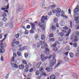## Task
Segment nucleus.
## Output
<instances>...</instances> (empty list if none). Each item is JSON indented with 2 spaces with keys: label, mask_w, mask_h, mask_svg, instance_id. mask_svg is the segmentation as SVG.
Masks as SVG:
<instances>
[{
  "label": "nucleus",
  "mask_w": 79,
  "mask_h": 79,
  "mask_svg": "<svg viewBox=\"0 0 79 79\" xmlns=\"http://www.w3.org/2000/svg\"><path fill=\"white\" fill-rule=\"evenodd\" d=\"M53 50L54 52H56V51H58V48H55L53 49Z\"/></svg>",
  "instance_id": "obj_25"
},
{
  "label": "nucleus",
  "mask_w": 79,
  "mask_h": 79,
  "mask_svg": "<svg viewBox=\"0 0 79 79\" xmlns=\"http://www.w3.org/2000/svg\"><path fill=\"white\" fill-rule=\"evenodd\" d=\"M19 34L18 33L17 34H16L15 35V37H16V39H18V37H19Z\"/></svg>",
  "instance_id": "obj_46"
},
{
  "label": "nucleus",
  "mask_w": 79,
  "mask_h": 79,
  "mask_svg": "<svg viewBox=\"0 0 79 79\" xmlns=\"http://www.w3.org/2000/svg\"><path fill=\"white\" fill-rule=\"evenodd\" d=\"M28 54L27 53H25V58H27L28 57Z\"/></svg>",
  "instance_id": "obj_48"
},
{
  "label": "nucleus",
  "mask_w": 79,
  "mask_h": 79,
  "mask_svg": "<svg viewBox=\"0 0 79 79\" xmlns=\"http://www.w3.org/2000/svg\"><path fill=\"white\" fill-rule=\"evenodd\" d=\"M75 56L76 57H79V53H77L75 54Z\"/></svg>",
  "instance_id": "obj_40"
},
{
  "label": "nucleus",
  "mask_w": 79,
  "mask_h": 79,
  "mask_svg": "<svg viewBox=\"0 0 79 79\" xmlns=\"http://www.w3.org/2000/svg\"><path fill=\"white\" fill-rule=\"evenodd\" d=\"M10 27L11 28H13V23H10Z\"/></svg>",
  "instance_id": "obj_30"
},
{
  "label": "nucleus",
  "mask_w": 79,
  "mask_h": 79,
  "mask_svg": "<svg viewBox=\"0 0 79 79\" xmlns=\"http://www.w3.org/2000/svg\"><path fill=\"white\" fill-rule=\"evenodd\" d=\"M76 29H79V25H76Z\"/></svg>",
  "instance_id": "obj_34"
},
{
  "label": "nucleus",
  "mask_w": 79,
  "mask_h": 79,
  "mask_svg": "<svg viewBox=\"0 0 79 79\" xmlns=\"http://www.w3.org/2000/svg\"><path fill=\"white\" fill-rule=\"evenodd\" d=\"M41 73H43V71H44V68L43 67H41L39 69Z\"/></svg>",
  "instance_id": "obj_17"
},
{
  "label": "nucleus",
  "mask_w": 79,
  "mask_h": 79,
  "mask_svg": "<svg viewBox=\"0 0 79 79\" xmlns=\"http://www.w3.org/2000/svg\"><path fill=\"white\" fill-rule=\"evenodd\" d=\"M75 34L76 35H77L78 36L79 35V32L78 31H76L75 32Z\"/></svg>",
  "instance_id": "obj_37"
},
{
  "label": "nucleus",
  "mask_w": 79,
  "mask_h": 79,
  "mask_svg": "<svg viewBox=\"0 0 79 79\" xmlns=\"http://www.w3.org/2000/svg\"><path fill=\"white\" fill-rule=\"evenodd\" d=\"M73 77H75L76 78H77V75L76 73H75L74 74H73Z\"/></svg>",
  "instance_id": "obj_23"
},
{
  "label": "nucleus",
  "mask_w": 79,
  "mask_h": 79,
  "mask_svg": "<svg viewBox=\"0 0 79 79\" xmlns=\"http://www.w3.org/2000/svg\"><path fill=\"white\" fill-rule=\"evenodd\" d=\"M54 23H57L58 22V19L57 18H55L54 19Z\"/></svg>",
  "instance_id": "obj_29"
},
{
  "label": "nucleus",
  "mask_w": 79,
  "mask_h": 79,
  "mask_svg": "<svg viewBox=\"0 0 79 79\" xmlns=\"http://www.w3.org/2000/svg\"><path fill=\"white\" fill-rule=\"evenodd\" d=\"M2 21H4V22H6V21H7V19L5 17H4L2 19Z\"/></svg>",
  "instance_id": "obj_16"
},
{
  "label": "nucleus",
  "mask_w": 79,
  "mask_h": 79,
  "mask_svg": "<svg viewBox=\"0 0 79 79\" xmlns=\"http://www.w3.org/2000/svg\"><path fill=\"white\" fill-rule=\"evenodd\" d=\"M3 17H6L7 16V15L6 14V13H4L2 15Z\"/></svg>",
  "instance_id": "obj_31"
},
{
  "label": "nucleus",
  "mask_w": 79,
  "mask_h": 79,
  "mask_svg": "<svg viewBox=\"0 0 79 79\" xmlns=\"http://www.w3.org/2000/svg\"><path fill=\"white\" fill-rule=\"evenodd\" d=\"M63 29H65V30H68L69 29L68 27L67 26H65L63 28Z\"/></svg>",
  "instance_id": "obj_26"
},
{
  "label": "nucleus",
  "mask_w": 79,
  "mask_h": 79,
  "mask_svg": "<svg viewBox=\"0 0 79 79\" xmlns=\"http://www.w3.org/2000/svg\"><path fill=\"white\" fill-rule=\"evenodd\" d=\"M47 16H42L41 17V23H45V20H47Z\"/></svg>",
  "instance_id": "obj_5"
},
{
  "label": "nucleus",
  "mask_w": 79,
  "mask_h": 79,
  "mask_svg": "<svg viewBox=\"0 0 79 79\" xmlns=\"http://www.w3.org/2000/svg\"><path fill=\"white\" fill-rule=\"evenodd\" d=\"M3 25V22L2 21L0 22V27H2Z\"/></svg>",
  "instance_id": "obj_41"
},
{
  "label": "nucleus",
  "mask_w": 79,
  "mask_h": 79,
  "mask_svg": "<svg viewBox=\"0 0 79 79\" xmlns=\"http://www.w3.org/2000/svg\"><path fill=\"white\" fill-rule=\"evenodd\" d=\"M42 25V23H41V22H39V26L40 27Z\"/></svg>",
  "instance_id": "obj_60"
},
{
  "label": "nucleus",
  "mask_w": 79,
  "mask_h": 79,
  "mask_svg": "<svg viewBox=\"0 0 79 79\" xmlns=\"http://www.w3.org/2000/svg\"><path fill=\"white\" fill-rule=\"evenodd\" d=\"M40 44L41 45H42L43 44V41H40Z\"/></svg>",
  "instance_id": "obj_53"
},
{
  "label": "nucleus",
  "mask_w": 79,
  "mask_h": 79,
  "mask_svg": "<svg viewBox=\"0 0 79 79\" xmlns=\"http://www.w3.org/2000/svg\"><path fill=\"white\" fill-rule=\"evenodd\" d=\"M6 10H8L9 9V4H8L7 6L6 7V8H5Z\"/></svg>",
  "instance_id": "obj_44"
},
{
  "label": "nucleus",
  "mask_w": 79,
  "mask_h": 79,
  "mask_svg": "<svg viewBox=\"0 0 79 79\" xmlns=\"http://www.w3.org/2000/svg\"><path fill=\"white\" fill-rule=\"evenodd\" d=\"M55 56H56L55 54L53 53L52 56L53 59L51 61H52V62L54 64L56 63V59H55Z\"/></svg>",
  "instance_id": "obj_6"
},
{
  "label": "nucleus",
  "mask_w": 79,
  "mask_h": 79,
  "mask_svg": "<svg viewBox=\"0 0 79 79\" xmlns=\"http://www.w3.org/2000/svg\"><path fill=\"white\" fill-rule=\"evenodd\" d=\"M43 29H45V26L44 24L42 25L40 27Z\"/></svg>",
  "instance_id": "obj_35"
},
{
  "label": "nucleus",
  "mask_w": 79,
  "mask_h": 79,
  "mask_svg": "<svg viewBox=\"0 0 79 79\" xmlns=\"http://www.w3.org/2000/svg\"><path fill=\"white\" fill-rule=\"evenodd\" d=\"M69 56L70 58H74V54L72 52H70L69 54Z\"/></svg>",
  "instance_id": "obj_13"
},
{
  "label": "nucleus",
  "mask_w": 79,
  "mask_h": 79,
  "mask_svg": "<svg viewBox=\"0 0 79 79\" xmlns=\"http://www.w3.org/2000/svg\"><path fill=\"white\" fill-rule=\"evenodd\" d=\"M51 29H52V30H55L56 29V27L55 26H52L51 27Z\"/></svg>",
  "instance_id": "obj_27"
},
{
  "label": "nucleus",
  "mask_w": 79,
  "mask_h": 79,
  "mask_svg": "<svg viewBox=\"0 0 79 79\" xmlns=\"http://www.w3.org/2000/svg\"><path fill=\"white\" fill-rule=\"evenodd\" d=\"M41 64L39 63L37 64L36 67L37 68H40V65Z\"/></svg>",
  "instance_id": "obj_28"
},
{
  "label": "nucleus",
  "mask_w": 79,
  "mask_h": 79,
  "mask_svg": "<svg viewBox=\"0 0 79 79\" xmlns=\"http://www.w3.org/2000/svg\"><path fill=\"white\" fill-rule=\"evenodd\" d=\"M71 40H74V42H77L78 41L77 36L75 35H72L71 36Z\"/></svg>",
  "instance_id": "obj_4"
},
{
  "label": "nucleus",
  "mask_w": 79,
  "mask_h": 79,
  "mask_svg": "<svg viewBox=\"0 0 79 79\" xmlns=\"http://www.w3.org/2000/svg\"><path fill=\"white\" fill-rule=\"evenodd\" d=\"M39 70H37L35 71V74L36 76H39Z\"/></svg>",
  "instance_id": "obj_19"
},
{
  "label": "nucleus",
  "mask_w": 79,
  "mask_h": 79,
  "mask_svg": "<svg viewBox=\"0 0 79 79\" xmlns=\"http://www.w3.org/2000/svg\"><path fill=\"white\" fill-rule=\"evenodd\" d=\"M69 33H67L66 34H65V35L66 36V37H68L69 36Z\"/></svg>",
  "instance_id": "obj_55"
},
{
  "label": "nucleus",
  "mask_w": 79,
  "mask_h": 79,
  "mask_svg": "<svg viewBox=\"0 0 79 79\" xmlns=\"http://www.w3.org/2000/svg\"><path fill=\"white\" fill-rule=\"evenodd\" d=\"M16 40L15 39H14L13 40V43L15 44H16Z\"/></svg>",
  "instance_id": "obj_39"
},
{
  "label": "nucleus",
  "mask_w": 79,
  "mask_h": 79,
  "mask_svg": "<svg viewBox=\"0 0 79 79\" xmlns=\"http://www.w3.org/2000/svg\"><path fill=\"white\" fill-rule=\"evenodd\" d=\"M33 5H35V3H36V1H33Z\"/></svg>",
  "instance_id": "obj_62"
},
{
  "label": "nucleus",
  "mask_w": 79,
  "mask_h": 79,
  "mask_svg": "<svg viewBox=\"0 0 79 79\" xmlns=\"http://www.w3.org/2000/svg\"><path fill=\"white\" fill-rule=\"evenodd\" d=\"M41 60L42 61H45L46 60V59H48V57H45L43 55H41Z\"/></svg>",
  "instance_id": "obj_8"
},
{
  "label": "nucleus",
  "mask_w": 79,
  "mask_h": 79,
  "mask_svg": "<svg viewBox=\"0 0 79 79\" xmlns=\"http://www.w3.org/2000/svg\"><path fill=\"white\" fill-rule=\"evenodd\" d=\"M52 46L53 47H56V43H54L53 45H52Z\"/></svg>",
  "instance_id": "obj_50"
},
{
  "label": "nucleus",
  "mask_w": 79,
  "mask_h": 79,
  "mask_svg": "<svg viewBox=\"0 0 79 79\" xmlns=\"http://www.w3.org/2000/svg\"><path fill=\"white\" fill-rule=\"evenodd\" d=\"M44 45L45 47H46V48H48V45H47V44L46 43H44Z\"/></svg>",
  "instance_id": "obj_36"
},
{
  "label": "nucleus",
  "mask_w": 79,
  "mask_h": 79,
  "mask_svg": "<svg viewBox=\"0 0 79 79\" xmlns=\"http://www.w3.org/2000/svg\"><path fill=\"white\" fill-rule=\"evenodd\" d=\"M22 62L23 63V64H27V62L25 60H23Z\"/></svg>",
  "instance_id": "obj_20"
},
{
  "label": "nucleus",
  "mask_w": 79,
  "mask_h": 79,
  "mask_svg": "<svg viewBox=\"0 0 79 79\" xmlns=\"http://www.w3.org/2000/svg\"><path fill=\"white\" fill-rule=\"evenodd\" d=\"M6 44H2V47H6Z\"/></svg>",
  "instance_id": "obj_61"
},
{
  "label": "nucleus",
  "mask_w": 79,
  "mask_h": 79,
  "mask_svg": "<svg viewBox=\"0 0 79 79\" xmlns=\"http://www.w3.org/2000/svg\"><path fill=\"white\" fill-rule=\"evenodd\" d=\"M30 24L31 26V29L30 31V32L32 34L34 32V31L36 29V28L35 27V24L31 23Z\"/></svg>",
  "instance_id": "obj_1"
},
{
  "label": "nucleus",
  "mask_w": 79,
  "mask_h": 79,
  "mask_svg": "<svg viewBox=\"0 0 79 79\" xmlns=\"http://www.w3.org/2000/svg\"><path fill=\"white\" fill-rule=\"evenodd\" d=\"M50 79H56V76L55 75H52L50 76Z\"/></svg>",
  "instance_id": "obj_12"
},
{
  "label": "nucleus",
  "mask_w": 79,
  "mask_h": 79,
  "mask_svg": "<svg viewBox=\"0 0 79 79\" xmlns=\"http://www.w3.org/2000/svg\"><path fill=\"white\" fill-rule=\"evenodd\" d=\"M55 42L56 44H60V42L59 41H56Z\"/></svg>",
  "instance_id": "obj_52"
},
{
  "label": "nucleus",
  "mask_w": 79,
  "mask_h": 79,
  "mask_svg": "<svg viewBox=\"0 0 79 79\" xmlns=\"http://www.w3.org/2000/svg\"><path fill=\"white\" fill-rule=\"evenodd\" d=\"M66 52L64 54L65 55H66V56H68V52Z\"/></svg>",
  "instance_id": "obj_63"
},
{
  "label": "nucleus",
  "mask_w": 79,
  "mask_h": 79,
  "mask_svg": "<svg viewBox=\"0 0 79 79\" xmlns=\"http://www.w3.org/2000/svg\"><path fill=\"white\" fill-rule=\"evenodd\" d=\"M17 54L19 56H21V53H20L18 51L17 52Z\"/></svg>",
  "instance_id": "obj_45"
},
{
  "label": "nucleus",
  "mask_w": 79,
  "mask_h": 79,
  "mask_svg": "<svg viewBox=\"0 0 79 79\" xmlns=\"http://www.w3.org/2000/svg\"><path fill=\"white\" fill-rule=\"evenodd\" d=\"M22 10H23V6L21 5H19V6L18 10H17V13L21 12Z\"/></svg>",
  "instance_id": "obj_9"
},
{
  "label": "nucleus",
  "mask_w": 79,
  "mask_h": 79,
  "mask_svg": "<svg viewBox=\"0 0 79 79\" xmlns=\"http://www.w3.org/2000/svg\"><path fill=\"white\" fill-rule=\"evenodd\" d=\"M54 64L53 62H50L49 63V66L50 67H53L54 66Z\"/></svg>",
  "instance_id": "obj_14"
},
{
  "label": "nucleus",
  "mask_w": 79,
  "mask_h": 79,
  "mask_svg": "<svg viewBox=\"0 0 79 79\" xmlns=\"http://www.w3.org/2000/svg\"><path fill=\"white\" fill-rule=\"evenodd\" d=\"M15 64L13 63H12L11 64V65L12 67V68H15Z\"/></svg>",
  "instance_id": "obj_47"
},
{
  "label": "nucleus",
  "mask_w": 79,
  "mask_h": 79,
  "mask_svg": "<svg viewBox=\"0 0 79 79\" xmlns=\"http://www.w3.org/2000/svg\"><path fill=\"white\" fill-rule=\"evenodd\" d=\"M49 37L50 38L53 37V34L52 33H51L49 35Z\"/></svg>",
  "instance_id": "obj_32"
},
{
  "label": "nucleus",
  "mask_w": 79,
  "mask_h": 79,
  "mask_svg": "<svg viewBox=\"0 0 79 79\" xmlns=\"http://www.w3.org/2000/svg\"><path fill=\"white\" fill-rule=\"evenodd\" d=\"M62 32H63L64 33H66V32H67V31H66V30H62Z\"/></svg>",
  "instance_id": "obj_51"
},
{
  "label": "nucleus",
  "mask_w": 79,
  "mask_h": 79,
  "mask_svg": "<svg viewBox=\"0 0 79 79\" xmlns=\"http://www.w3.org/2000/svg\"><path fill=\"white\" fill-rule=\"evenodd\" d=\"M38 38H39V36L37 35H36L35 36V40H37V39H38Z\"/></svg>",
  "instance_id": "obj_33"
},
{
  "label": "nucleus",
  "mask_w": 79,
  "mask_h": 79,
  "mask_svg": "<svg viewBox=\"0 0 79 79\" xmlns=\"http://www.w3.org/2000/svg\"><path fill=\"white\" fill-rule=\"evenodd\" d=\"M14 68H18V65L16 64H15L14 65Z\"/></svg>",
  "instance_id": "obj_54"
},
{
  "label": "nucleus",
  "mask_w": 79,
  "mask_h": 79,
  "mask_svg": "<svg viewBox=\"0 0 79 79\" xmlns=\"http://www.w3.org/2000/svg\"><path fill=\"white\" fill-rule=\"evenodd\" d=\"M50 40L53 42V41H55V39L54 38H51L50 39Z\"/></svg>",
  "instance_id": "obj_43"
},
{
  "label": "nucleus",
  "mask_w": 79,
  "mask_h": 79,
  "mask_svg": "<svg viewBox=\"0 0 79 79\" xmlns=\"http://www.w3.org/2000/svg\"><path fill=\"white\" fill-rule=\"evenodd\" d=\"M64 59L66 61H68V58L67 57L65 56L64 58Z\"/></svg>",
  "instance_id": "obj_42"
},
{
  "label": "nucleus",
  "mask_w": 79,
  "mask_h": 79,
  "mask_svg": "<svg viewBox=\"0 0 79 79\" xmlns=\"http://www.w3.org/2000/svg\"><path fill=\"white\" fill-rule=\"evenodd\" d=\"M19 47H20V48L18 50L20 52L23 51L24 50H26L27 49V46H23L21 45H19Z\"/></svg>",
  "instance_id": "obj_2"
},
{
  "label": "nucleus",
  "mask_w": 79,
  "mask_h": 79,
  "mask_svg": "<svg viewBox=\"0 0 79 79\" xmlns=\"http://www.w3.org/2000/svg\"><path fill=\"white\" fill-rule=\"evenodd\" d=\"M25 34H28V31H27V30H26L24 32Z\"/></svg>",
  "instance_id": "obj_56"
},
{
  "label": "nucleus",
  "mask_w": 79,
  "mask_h": 79,
  "mask_svg": "<svg viewBox=\"0 0 79 79\" xmlns=\"http://www.w3.org/2000/svg\"><path fill=\"white\" fill-rule=\"evenodd\" d=\"M64 39V38L62 37H60L58 39V40H59V41H60V42H61V41H63Z\"/></svg>",
  "instance_id": "obj_15"
},
{
  "label": "nucleus",
  "mask_w": 79,
  "mask_h": 79,
  "mask_svg": "<svg viewBox=\"0 0 79 79\" xmlns=\"http://www.w3.org/2000/svg\"><path fill=\"white\" fill-rule=\"evenodd\" d=\"M59 35H60V36H64V33H63V32H60L59 33Z\"/></svg>",
  "instance_id": "obj_21"
},
{
  "label": "nucleus",
  "mask_w": 79,
  "mask_h": 79,
  "mask_svg": "<svg viewBox=\"0 0 79 79\" xmlns=\"http://www.w3.org/2000/svg\"><path fill=\"white\" fill-rule=\"evenodd\" d=\"M71 30L70 29H69L68 30V32L67 33H69V34H70V33H71Z\"/></svg>",
  "instance_id": "obj_49"
},
{
  "label": "nucleus",
  "mask_w": 79,
  "mask_h": 79,
  "mask_svg": "<svg viewBox=\"0 0 79 79\" xmlns=\"http://www.w3.org/2000/svg\"><path fill=\"white\" fill-rule=\"evenodd\" d=\"M61 9H60V8H57V9L56 10V16L57 17H60V16H61V15H60V13L61 12Z\"/></svg>",
  "instance_id": "obj_3"
},
{
  "label": "nucleus",
  "mask_w": 79,
  "mask_h": 79,
  "mask_svg": "<svg viewBox=\"0 0 79 79\" xmlns=\"http://www.w3.org/2000/svg\"><path fill=\"white\" fill-rule=\"evenodd\" d=\"M55 74L56 75V76H58L59 75H60V74H59V73L56 72L55 73Z\"/></svg>",
  "instance_id": "obj_57"
},
{
  "label": "nucleus",
  "mask_w": 79,
  "mask_h": 79,
  "mask_svg": "<svg viewBox=\"0 0 79 79\" xmlns=\"http://www.w3.org/2000/svg\"><path fill=\"white\" fill-rule=\"evenodd\" d=\"M74 13H75V15H76V16H79V14L78 13H77L78 11H79V9L78 8H77V7H76L74 10L73 11Z\"/></svg>",
  "instance_id": "obj_7"
},
{
  "label": "nucleus",
  "mask_w": 79,
  "mask_h": 79,
  "mask_svg": "<svg viewBox=\"0 0 79 79\" xmlns=\"http://www.w3.org/2000/svg\"><path fill=\"white\" fill-rule=\"evenodd\" d=\"M1 51H0V53H1V52H2V53H3V52H2V50H3V52H5V49H2V47H1V50H0Z\"/></svg>",
  "instance_id": "obj_22"
},
{
  "label": "nucleus",
  "mask_w": 79,
  "mask_h": 79,
  "mask_svg": "<svg viewBox=\"0 0 79 79\" xmlns=\"http://www.w3.org/2000/svg\"><path fill=\"white\" fill-rule=\"evenodd\" d=\"M29 71L30 72H32V71H33V69L31 68V69H30L29 70Z\"/></svg>",
  "instance_id": "obj_64"
},
{
  "label": "nucleus",
  "mask_w": 79,
  "mask_h": 79,
  "mask_svg": "<svg viewBox=\"0 0 79 79\" xmlns=\"http://www.w3.org/2000/svg\"><path fill=\"white\" fill-rule=\"evenodd\" d=\"M37 45L38 48H39V47H40V44L39 43H37Z\"/></svg>",
  "instance_id": "obj_58"
},
{
  "label": "nucleus",
  "mask_w": 79,
  "mask_h": 79,
  "mask_svg": "<svg viewBox=\"0 0 79 79\" xmlns=\"http://www.w3.org/2000/svg\"><path fill=\"white\" fill-rule=\"evenodd\" d=\"M48 48L45 47V51H44V52H45V54L46 55H48V54H49V52L50 51V49L47 48Z\"/></svg>",
  "instance_id": "obj_10"
},
{
  "label": "nucleus",
  "mask_w": 79,
  "mask_h": 79,
  "mask_svg": "<svg viewBox=\"0 0 79 79\" xmlns=\"http://www.w3.org/2000/svg\"><path fill=\"white\" fill-rule=\"evenodd\" d=\"M45 35L44 34L42 35L41 37V40H44V39H45Z\"/></svg>",
  "instance_id": "obj_18"
},
{
  "label": "nucleus",
  "mask_w": 79,
  "mask_h": 79,
  "mask_svg": "<svg viewBox=\"0 0 79 79\" xmlns=\"http://www.w3.org/2000/svg\"><path fill=\"white\" fill-rule=\"evenodd\" d=\"M46 70H47L48 71H50V69L49 68H47Z\"/></svg>",
  "instance_id": "obj_59"
},
{
  "label": "nucleus",
  "mask_w": 79,
  "mask_h": 79,
  "mask_svg": "<svg viewBox=\"0 0 79 79\" xmlns=\"http://www.w3.org/2000/svg\"><path fill=\"white\" fill-rule=\"evenodd\" d=\"M28 71H29V70H28V69H27V68H26L25 69V73H27V72H28Z\"/></svg>",
  "instance_id": "obj_38"
},
{
  "label": "nucleus",
  "mask_w": 79,
  "mask_h": 79,
  "mask_svg": "<svg viewBox=\"0 0 79 79\" xmlns=\"http://www.w3.org/2000/svg\"><path fill=\"white\" fill-rule=\"evenodd\" d=\"M19 68L20 69H22V70H23V69H24V65L23 64H21L19 66Z\"/></svg>",
  "instance_id": "obj_11"
},
{
  "label": "nucleus",
  "mask_w": 79,
  "mask_h": 79,
  "mask_svg": "<svg viewBox=\"0 0 79 79\" xmlns=\"http://www.w3.org/2000/svg\"><path fill=\"white\" fill-rule=\"evenodd\" d=\"M73 46L74 47H75V48H76V47H77V44L76 43H74V44H73Z\"/></svg>",
  "instance_id": "obj_24"
}]
</instances>
